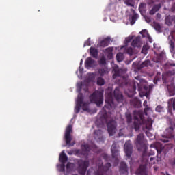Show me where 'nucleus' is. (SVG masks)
Returning a JSON list of instances; mask_svg holds the SVG:
<instances>
[{
  "instance_id": "nucleus-30",
  "label": "nucleus",
  "mask_w": 175,
  "mask_h": 175,
  "mask_svg": "<svg viewBox=\"0 0 175 175\" xmlns=\"http://www.w3.org/2000/svg\"><path fill=\"white\" fill-rule=\"evenodd\" d=\"M164 57H165L164 53H159V55L157 56V59H156V60H154V62L155 63H161L163 62Z\"/></svg>"
},
{
  "instance_id": "nucleus-33",
  "label": "nucleus",
  "mask_w": 175,
  "mask_h": 175,
  "mask_svg": "<svg viewBox=\"0 0 175 175\" xmlns=\"http://www.w3.org/2000/svg\"><path fill=\"white\" fill-rule=\"evenodd\" d=\"M81 107H82V110L83 111H90L88 103L86 102H83V100H82V105L81 106Z\"/></svg>"
},
{
  "instance_id": "nucleus-21",
  "label": "nucleus",
  "mask_w": 175,
  "mask_h": 175,
  "mask_svg": "<svg viewBox=\"0 0 175 175\" xmlns=\"http://www.w3.org/2000/svg\"><path fill=\"white\" fill-rule=\"evenodd\" d=\"M103 131L102 130L98 129L95 130L94 132V138L96 140L103 141V136H102Z\"/></svg>"
},
{
  "instance_id": "nucleus-42",
  "label": "nucleus",
  "mask_w": 175,
  "mask_h": 175,
  "mask_svg": "<svg viewBox=\"0 0 175 175\" xmlns=\"http://www.w3.org/2000/svg\"><path fill=\"white\" fill-rule=\"evenodd\" d=\"M146 8V3H140L139 6V10L140 12H144V9Z\"/></svg>"
},
{
  "instance_id": "nucleus-15",
  "label": "nucleus",
  "mask_w": 175,
  "mask_h": 175,
  "mask_svg": "<svg viewBox=\"0 0 175 175\" xmlns=\"http://www.w3.org/2000/svg\"><path fill=\"white\" fill-rule=\"evenodd\" d=\"M119 172L120 175H128L129 169L125 162L120 163Z\"/></svg>"
},
{
  "instance_id": "nucleus-2",
  "label": "nucleus",
  "mask_w": 175,
  "mask_h": 175,
  "mask_svg": "<svg viewBox=\"0 0 175 175\" xmlns=\"http://www.w3.org/2000/svg\"><path fill=\"white\" fill-rule=\"evenodd\" d=\"M142 124H146V129L148 130L151 129L152 126V123L151 122H150L149 120H147V122H146L143 113H142L139 111H135L133 126L136 132L139 131L140 126H142Z\"/></svg>"
},
{
  "instance_id": "nucleus-40",
  "label": "nucleus",
  "mask_w": 175,
  "mask_h": 175,
  "mask_svg": "<svg viewBox=\"0 0 175 175\" xmlns=\"http://www.w3.org/2000/svg\"><path fill=\"white\" fill-rule=\"evenodd\" d=\"M97 85L100 86L105 85V79H103V78L101 77H98L97 79Z\"/></svg>"
},
{
  "instance_id": "nucleus-9",
  "label": "nucleus",
  "mask_w": 175,
  "mask_h": 175,
  "mask_svg": "<svg viewBox=\"0 0 175 175\" xmlns=\"http://www.w3.org/2000/svg\"><path fill=\"white\" fill-rule=\"evenodd\" d=\"M116 127L117 122L114 120H111L107 123V131L110 137L115 135Z\"/></svg>"
},
{
  "instance_id": "nucleus-50",
  "label": "nucleus",
  "mask_w": 175,
  "mask_h": 175,
  "mask_svg": "<svg viewBox=\"0 0 175 175\" xmlns=\"http://www.w3.org/2000/svg\"><path fill=\"white\" fill-rule=\"evenodd\" d=\"M90 45H91L90 38H89L88 41L85 42V44H83V47H85L86 46H90Z\"/></svg>"
},
{
  "instance_id": "nucleus-35",
  "label": "nucleus",
  "mask_w": 175,
  "mask_h": 175,
  "mask_svg": "<svg viewBox=\"0 0 175 175\" xmlns=\"http://www.w3.org/2000/svg\"><path fill=\"white\" fill-rule=\"evenodd\" d=\"M149 49H150V46L148 44L144 45L142 49V53L144 55H147Z\"/></svg>"
},
{
  "instance_id": "nucleus-1",
  "label": "nucleus",
  "mask_w": 175,
  "mask_h": 175,
  "mask_svg": "<svg viewBox=\"0 0 175 175\" xmlns=\"http://www.w3.org/2000/svg\"><path fill=\"white\" fill-rule=\"evenodd\" d=\"M135 144L139 151H143L142 164L137 170L136 175H148L147 165L149 163L148 157H146V150L148 148L146 142L144 139V134L139 133L135 140Z\"/></svg>"
},
{
  "instance_id": "nucleus-16",
  "label": "nucleus",
  "mask_w": 175,
  "mask_h": 175,
  "mask_svg": "<svg viewBox=\"0 0 175 175\" xmlns=\"http://www.w3.org/2000/svg\"><path fill=\"white\" fill-rule=\"evenodd\" d=\"M111 151L112 154V157L117 159L118 154H119V150L117 148V144L113 143L111 147Z\"/></svg>"
},
{
  "instance_id": "nucleus-39",
  "label": "nucleus",
  "mask_w": 175,
  "mask_h": 175,
  "mask_svg": "<svg viewBox=\"0 0 175 175\" xmlns=\"http://www.w3.org/2000/svg\"><path fill=\"white\" fill-rule=\"evenodd\" d=\"M98 64L100 66H105L107 64V59L105 58V57H102L98 61Z\"/></svg>"
},
{
  "instance_id": "nucleus-23",
  "label": "nucleus",
  "mask_w": 175,
  "mask_h": 175,
  "mask_svg": "<svg viewBox=\"0 0 175 175\" xmlns=\"http://www.w3.org/2000/svg\"><path fill=\"white\" fill-rule=\"evenodd\" d=\"M113 48L112 47L106 48V49L104 51V53L107 55V59H113Z\"/></svg>"
},
{
  "instance_id": "nucleus-24",
  "label": "nucleus",
  "mask_w": 175,
  "mask_h": 175,
  "mask_svg": "<svg viewBox=\"0 0 175 175\" xmlns=\"http://www.w3.org/2000/svg\"><path fill=\"white\" fill-rule=\"evenodd\" d=\"M133 47H140L142 46V42L140 41V37L137 36L135 39H134L131 44Z\"/></svg>"
},
{
  "instance_id": "nucleus-53",
  "label": "nucleus",
  "mask_w": 175,
  "mask_h": 175,
  "mask_svg": "<svg viewBox=\"0 0 175 175\" xmlns=\"http://www.w3.org/2000/svg\"><path fill=\"white\" fill-rule=\"evenodd\" d=\"M171 102H172V107H173V109H174V110H175V98H172L171 99Z\"/></svg>"
},
{
  "instance_id": "nucleus-18",
  "label": "nucleus",
  "mask_w": 175,
  "mask_h": 175,
  "mask_svg": "<svg viewBox=\"0 0 175 175\" xmlns=\"http://www.w3.org/2000/svg\"><path fill=\"white\" fill-rule=\"evenodd\" d=\"M85 66L87 69L94 68L95 66V60L90 57H88L85 62Z\"/></svg>"
},
{
  "instance_id": "nucleus-17",
  "label": "nucleus",
  "mask_w": 175,
  "mask_h": 175,
  "mask_svg": "<svg viewBox=\"0 0 175 175\" xmlns=\"http://www.w3.org/2000/svg\"><path fill=\"white\" fill-rule=\"evenodd\" d=\"M174 126L173 124H171L170 127L167 128L165 130V135H167V138L170 139L172 138L174 135Z\"/></svg>"
},
{
  "instance_id": "nucleus-63",
  "label": "nucleus",
  "mask_w": 175,
  "mask_h": 175,
  "mask_svg": "<svg viewBox=\"0 0 175 175\" xmlns=\"http://www.w3.org/2000/svg\"><path fill=\"white\" fill-rule=\"evenodd\" d=\"M83 64V60H81L80 61V64Z\"/></svg>"
},
{
  "instance_id": "nucleus-44",
  "label": "nucleus",
  "mask_w": 175,
  "mask_h": 175,
  "mask_svg": "<svg viewBox=\"0 0 175 175\" xmlns=\"http://www.w3.org/2000/svg\"><path fill=\"white\" fill-rule=\"evenodd\" d=\"M135 107H137V108L141 107L142 101H140L139 100L136 99L135 100Z\"/></svg>"
},
{
  "instance_id": "nucleus-10",
  "label": "nucleus",
  "mask_w": 175,
  "mask_h": 175,
  "mask_svg": "<svg viewBox=\"0 0 175 175\" xmlns=\"http://www.w3.org/2000/svg\"><path fill=\"white\" fill-rule=\"evenodd\" d=\"M83 100H84L83 95L82 93L79 92L77 95V98L76 100V105L75 107V113H79L82 104H83Z\"/></svg>"
},
{
  "instance_id": "nucleus-12",
  "label": "nucleus",
  "mask_w": 175,
  "mask_h": 175,
  "mask_svg": "<svg viewBox=\"0 0 175 175\" xmlns=\"http://www.w3.org/2000/svg\"><path fill=\"white\" fill-rule=\"evenodd\" d=\"M136 80L138 81V82H136L135 81H132L131 83V85L133 88V90L135 91L136 88H137L138 92H142V78L139 76H137L135 77Z\"/></svg>"
},
{
  "instance_id": "nucleus-8",
  "label": "nucleus",
  "mask_w": 175,
  "mask_h": 175,
  "mask_svg": "<svg viewBox=\"0 0 175 175\" xmlns=\"http://www.w3.org/2000/svg\"><path fill=\"white\" fill-rule=\"evenodd\" d=\"M72 133V124H69L66 128L65 135H64L66 144H67V146H69V147H73V146H75V142L71 143V142L72 141V136L71 135Z\"/></svg>"
},
{
  "instance_id": "nucleus-52",
  "label": "nucleus",
  "mask_w": 175,
  "mask_h": 175,
  "mask_svg": "<svg viewBox=\"0 0 175 175\" xmlns=\"http://www.w3.org/2000/svg\"><path fill=\"white\" fill-rule=\"evenodd\" d=\"M103 156V159L106 161H109V156L107 155V154H103L102 155Z\"/></svg>"
},
{
  "instance_id": "nucleus-25",
  "label": "nucleus",
  "mask_w": 175,
  "mask_h": 175,
  "mask_svg": "<svg viewBox=\"0 0 175 175\" xmlns=\"http://www.w3.org/2000/svg\"><path fill=\"white\" fill-rule=\"evenodd\" d=\"M90 55L93 58L97 59L98 51V49H96V48H94V46H91V48L90 49Z\"/></svg>"
},
{
  "instance_id": "nucleus-34",
  "label": "nucleus",
  "mask_w": 175,
  "mask_h": 175,
  "mask_svg": "<svg viewBox=\"0 0 175 175\" xmlns=\"http://www.w3.org/2000/svg\"><path fill=\"white\" fill-rule=\"evenodd\" d=\"M153 28L155 29V31H157L159 32L161 31V27L158 23H153Z\"/></svg>"
},
{
  "instance_id": "nucleus-7",
  "label": "nucleus",
  "mask_w": 175,
  "mask_h": 175,
  "mask_svg": "<svg viewBox=\"0 0 175 175\" xmlns=\"http://www.w3.org/2000/svg\"><path fill=\"white\" fill-rule=\"evenodd\" d=\"M77 171L80 175H85L87 170L89 167L90 162L82 159L77 160Z\"/></svg>"
},
{
  "instance_id": "nucleus-28",
  "label": "nucleus",
  "mask_w": 175,
  "mask_h": 175,
  "mask_svg": "<svg viewBox=\"0 0 175 175\" xmlns=\"http://www.w3.org/2000/svg\"><path fill=\"white\" fill-rule=\"evenodd\" d=\"M68 156L66 155V154L63 151L62 152V153L59 155V161L62 163H65L68 161Z\"/></svg>"
},
{
  "instance_id": "nucleus-27",
  "label": "nucleus",
  "mask_w": 175,
  "mask_h": 175,
  "mask_svg": "<svg viewBox=\"0 0 175 175\" xmlns=\"http://www.w3.org/2000/svg\"><path fill=\"white\" fill-rule=\"evenodd\" d=\"M161 161V159L160 157H158V156H157V158H154V157L150 158L149 164L152 165L157 163H160Z\"/></svg>"
},
{
  "instance_id": "nucleus-57",
  "label": "nucleus",
  "mask_w": 175,
  "mask_h": 175,
  "mask_svg": "<svg viewBox=\"0 0 175 175\" xmlns=\"http://www.w3.org/2000/svg\"><path fill=\"white\" fill-rule=\"evenodd\" d=\"M146 21L147 23H150V22H151L150 18H149V17L146 18Z\"/></svg>"
},
{
  "instance_id": "nucleus-56",
  "label": "nucleus",
  "mask_w": 175,
  "mask_h": 175,
  "mask_svg": "<svg viewBox=\"0 0 175 175\" xmlns=\"http://www.w3.org/2000/svg\"><path fill=\"white\" fill-rule=\"evenodd\" d=\"M143 88H144V90L146 92H148V90H149L148 86H144Z\"/></svg>"
},
{
  "instance_id": "nucleus-58",
  "label": "nucleus",
  "mask_w": 175,
  "mask_h": 175,
  "mask_svg": "<svg viewBox=\"0 0 175 175\" xmlns=\"http://www.w3.org/2000/svg\"><path fill=\"white\" fill-rule=\"evenodd\" d=\"M156 16H157V18H161V14L160 13H157V14H156Z\"/></svg>"
},
{
  "instance_id": "nucleus-3",
  "label": "nucleus",
  "mask_w": 175,
  "mask_h": 175,
  "mask_svg": "<svg viewBox=\"0 0 175 175\" xmlns=\"http://www.w3.org/2000/svg\"><path fill=\"white\" fill-rule=\"evenodd\" d=\"M105 103L107 104L102 109L101 118H104L105 122H107L108 114L105 109H112L114 105L113 93L111 92L105 93Z\"/></svg>"
},
{
  "instance_id": "nucleus-60",
  "label": "nucleus",
  "mask_w": 175,
  "mask_h": 175,
  "mask_svg": "<svg viewBox=\"0 0 175 175\" xmlns=\"http://www.w3.org/2000/svg\"><path fill=\"white\" fill-rule=\"evenodd\" d=\"M170 66H175V63H171V64H170Z\"/></svg>"
},
{
  "instance_id": "nucleus-6",
  "label": "nucleus",
  "mask_w": 175,
  "mask_h": 175,
  "mask_svg": "<svg viewBox=\"0 0 175 175\" xmlns=\"http://www.w3.org/2000/svg\"><path fill=\"white\" fill-rule=\"evenodd\" d=\"M90 100L92 103L96 104L98 107L103 105V92L98 90L94 91L90 96Z\"/></svg>"
},
{
  "instance_id": "nucleus-22",
  "label": "nucleus",
  "mask_w": 175,
  "mask_h": 175,
  "mask_svg": "<svg viewBox=\"0 0 175 175\" xmlns=\"http://www.w3.org/2000/svg\"><path fill=\"white\" fill-rule=\"evenodd\" d=\"M173 23L175 24V16H167L165 18V24L170 27Z\"/></svg>"
},
{
  "instance_id": "nucleus-62",
  "label": "nucleus",
  "mask_w": 175,
  "mask_h": 175,
  "mask_svg": "<svg viewBox=\"0 0 175 175\" xmlns=\"http://www.w3.org/2000/svg\"><path fill=\"white\" fill-rule=\"evenodd\" d=\"M87 175H91V174H90V170H88V171Z\"/></svg>"
},
{
  "instance_id": "nucleus-11",
  "label": "nucleus",
  "mask_w": 175,
  "mask_h": 175,
  "mask_svg": "<svg viewBox=\"0 0 175 175\" xmlns=\"http://www.w3.org/2000/svg\"><path fill=\"white\" fill-rule=\"evenodd\" d=\"M170 50L173 54H175V32L171 33L168 37Z\"/></svg>"
},
{
  "instance_id": "nucleus-54",
  "label": "nucleus",
  "mask_w": 175,
  "mask_h": 175,
  "mask_svg": "<svg viewBox=\"0 0 175 175\" xmlns=\"http://www.w3.org/2000/svg\"><path fill=\"white\" fill-rule=\"evenodd\" d=\"M161 141L163 143H168L169 142V140L167 139H164V138L161 139Z\"/></svg>"
},
{
  "instance_id": "nucleus-20",
  "label": "nucleus",
  "mask_w": 175,
  "mask_h": 175,
  "mask_svg": "<svg viewBox=\"0 0 175 175\" xmlns=\"http://www.w3.org/2000/svg\"><path fill=\"white\" fill-rule=\"evenodd\" d=\"M150 148H153V149H151L150 152H148L149 156L154 155L155 153V151H157V154H161L162 152V150L158 149V148L157 147V146L154 144H152L150 146Z\"/></svg>"
},
{
  "instance_id": "nucleus-64",
  "label": "nucleus",
  "mask_w": 175,
  "mask_h": 175,
  "mask_svg": "<svg viewBox=\"0 0 175 175\" xmlns=\"http://www.w3.org/2000/svg\"><path fill=\"white\" fill-rule=\"evenodd\" d=\"M174 164L175 165V158H174Z\"/></svg>"
},
{
  "instance_id": "nucleus-41",
  "label": "nucleus",
  "mask_w": 175,
  "mask_h": 175,
  "mask_svg": "<svg viewBox=\"0 0 175 175\" xmlns=\"http://www.w3.org/2000/svg\"><path fill=\"white\" fill-rule=\"evenodd\" d=\"M155 111L159 113H161L164 111L163 107H161V105H157L155 108Z\"/></svg>"
},
{
  "instance_id": "nucleus-26",
  "label": "nucleus",
  "mask_w": 175,
  "mask_h": 175,
  "mask_svg": "<svg viewBox=\"0 0 175 175\" xmlns=\"http://www.w3.org/2000/svg\"><path fill=\"white\" fill-rule=\"evenodd\" d=\"M161 8V4L155 5L152 7V10L149 12L150 15H154Z\"/></svg>"
},
{
  "instance_id": "nucleus-49",
  "label": "nucleus",
  "mask_w": 175,
  "mask_h": 175,
  "mask_svg": "<svg viewBox=\"0 0 175 175\" xmlns=\"http://www.w3.org/2000/svg\"><path fill=\"white\" fill-rule=\"evenodd\" d=\"M126 118H127V122L128 123H131V121H132V117H131V115H127L126 116Z\"/></svg>"
},
{
  "instance_id": "nucleus-47",
  "label": "nucleus",
  "mask_w": 175,
  "mask_h": 175,
  "mask_svg": "<svg viewBox=\"0 0 175 175\" xmlns=\"http://www.w3.org/2000/svg\"><path fill=\"white\" fill-rule=\"evenodd\" d=\"M73 165V164H72V163H67L66 165V168L67 170H71L72 166Z\"/></svg>"
},
{
  "instance_id": "nucleus-51",
  "label": "nucleus",
  "mask_w": 175,
  "mask_h": 175,
  "mask_svg": "<svg viewBox=\"0 0 175 175\" xmlns=\"http://www.w3.org/2000/svg\"><path fill=\"white\" fill-rule=\"evenodd\" d=\"M60 169L62 172H65V163H62L60 165Z\"/></svg>"
},
{
  "instance_id": "nucleus-43",
  "label": "nucleus",
  "mask_w": 175,
  "mask_h": 175,
  "mask_svg": "<svg viewBox=\"0 0 175 175\" xmlns=\"http://www.w3.org/2000/svg\"><path fill=\"white\" fill-rule=\"evenodd\" d=\"M125 3L128 6H131V7L134 6L133 0H126Z\"/></svg>"
},
{
  "instance_id": "nucleus-29",
  "label": "nucleus",
  "mask_w": 175,
  "mask_h": 175,
  "mask_svg": "<svg viewBox=\"0 0 175 175\" xmlns=\"http://www.w3.org/2000/svg\"><path fill=\"white\" fill-rule=\"evenodd\" d=\"M131 12L133 15L131 16V25H133L135 23L136 20L139 18V15L135 12V10H131Z\"/></svg>"
},
{
  "instance_id": "nucleus-38",
  "label": "nucleus",
  "mask_w": 175,
  "mask_h": 175,
  "mask_svg": "<svg viewBox=\"0 0 175 175\" xmlns=\"http://www.w3.org/2000/svg\"><path fill=\"white\" fill-rule=\"evenodd\" d=\"M121 69H118L114 70V74L113 75V78L116 79L117 77L121 76Z\"/></svg>"
},
{
  "instance_id": "nucleus-32",
  "label": "nucleus",
  "mask_w": 175,
  "mask_h": 175,
  "mask_svg": "<svg viewBox=\"0 0 175 175\" xmlns=\"http://www.w3.org/2000/svg\"><path fill=\"white\" fill-rule=\"evenodd\" d=\"M98 72L101 77H103L109 73V70L107 68H100L98 70Z\"/></svg>"
},
{
  "instance_id": "nucleus-4",
  "label": "nucleus",
  "mask_w": 175,
  "mask_h": 175,
  "mask_svg": "<svg viewBox=\"0 0 175 175\" xmlns=\"http://www.w3.org/2000/svg\"><path fill=\"white\" fill-rule=\"evenodd\" d=\"M111 167V163H107L105 165H103V162H102L100 160H98L96 162L94 175H109V169Z\"/></svg>"
},
{
  "instance_id": "nucleus-13",
  "label": "nucleus",
  "mask_w": 175,
  "mask_h": 175,
  "mask_svg": "<svg viewBox=\"0 0 175 175\" xmlns=\"http://www.w3.org/2000/svg\"><path fill=\"white\" fill-rule=\"evenodd\" d=\"M113 96L118 103L123 102L124 96L119 88H116V89L113 90Z\"/></svg>"
},
{
  "instance_id": "nucleus-31",
  "label": "nucleus",
  "mask_w": 175,
  "mask_h": 175,
  "mask_svg": "<svg viewBox=\"0 0 175 175\" xmlns=\"http://www.w3.org/2000/svg\"><path fill=\"white\" fill-rule=\"evenodd\" d=\"M116 59L118 62H122L124 60V54L121 52H119L116 55Z\"/></svg>"
},
{
  "instance_id": "nucleus-46",
  "label": "nucleus",
  "mask_w": 175,
  "mask_h": 175,
  "mask_svg": "<svg viewBox=\"0 0 175 175\" xmlns=\"http://www.w3.org/2000/svg\"><path fill=\"white\" fill-rule=\"evenodd\" d=\"M83 87V83L80 82L77 84V88L79 90V92H81Z\"/></svg>"
},
{
  "instance_id": "nucleus-59",
  "label": "nucleus",
  "mask_w": 175,
  "mask_h": 175,
  "mask_svg": "<svg viewBox=\"0 0 175 175\" xmlns=\"http://www.w3.org/2000/svg\"><path fill=\"white\" fill-rule=\"evenodd\" d=\"M147 32V30H142L140 33H146Z\"/></svg>"
},
{
  "instance_id": "nucleus-14",
  "label": "nucleus",
  "mask_w": 175,
  "mask_h": 175,
  "mask_svg": "<svg viewBox=\"0 0 175 175\" xmlns=\"http://www.w3.org/2000/svg\"><path fill=\"white\" fill-rule=\"evenodd\" d=\"M124 150L126 157L130 159L133 153V146L129 142H126L124 145Z\"/></svg>"
},
{
  "instance_id": "nucleus-5",
  "label": "nucleus",
  "mask_w": 175,
  "mask_h": 175,
  "mask_svg": "<svg viewBox=\"0 0 175 175\" xmlns=\"http://www.w3.org/2000/svg\"><path fill=\"white\" fill-rule=\"evenodd\" d=\"M81 150L75 149L72 152H68V154L69 155H72L73 154L80 158L88 157L90 150V146L88 144H82V146H81Z\"/></svg>"
},
{
  "instance_id": "nucleus-37",
  "label": "nucleus",
  "mask_w": 175,
  "mask_h": 175,
  "mask_svg": "<svg viewBox=\"0 0 175 175\" xmlns=\"http://www.w3.org/2000/svg\"><path fill=\"white\" fill-rule=\"evenodd\" d=\"M151 65V62L150 60H146L140 65V68H145L150 66Z\"/></svg>"
},
{
  "instance_id": "nucleus-19",
  "label": "nucleus",
  "mask_w": 175,
  "mask_h": 175,
  "mask_svg": "<svg viewBox=\"0 0 175 175\" xmlns=\"http://www.w3.org/2000/svg\"><path fill=\"white\" fill-rule=\"evenodd\" d=\"M111 42V38L107 37L106 38H104L103 40L98 42V45L100 47H107L110 44Z\"/></svg>"
},
{
  "instance_id": "nucleus-45",
  "label": "nucleus",
  "mask_w": 175,
  "mask_h": 175,
  "mask_svg": "<svg viewBox=\"0 0 175 175\" xmlns=\"http://www.w3.org/2000/svg\"><path fill=\"white\" fill-rule=\"evenodd\" d=\"M126 52L129 55H132L133 54V49L131 46L126 49Z\"/></svg>"
},
{
  "instance_id": "nucleus-61",
  "label": "nucleus",
  "mask_w": 175,
  "mask_h": 175,
  "mask_svg": "<svg viewBox=\"0 0 175 175\" xmlns=\"http://www.w3.org/2000/svg\"><path fill=\"white\" fill-rule=\"evenodd\" d=\"M153 82H154V84H157L158 80H154Z\"/></svg>"
},
{
  "instance_id": "nucleus-55",
  "label": "nucleus",
  "mask_w": 175,
  "mask_h": 175,
  "mask_svg": "<svg viewBox=\"0 0 175 175\" xmlns=\"http://www.w3.org/2000/svg\"><path fill=\"white\" fill-rule=\"evenodd\" d=\"M171 10H172V12H174V11H175V2H174V3L172 5V8H171Z\"/></svg>"
},
{
  "instance_id": "nucleus-48",
  "label": "nucleus",
  "mask_w": 175,
  "mask_h": 175,
  "mask_svg": "<svg viewBox=\"0 0 175 175\" xmlns=\"http://www.w3.org/2000/svg\"><path fill=\"white\" fill-rule=\"evenodd\" d=\"M132 40H133V37H130V36H129V38H126V40H125V42H126V45L127 44L130 43Z\"/></svg>"
},
{
  "instance_id": "nucleus-36",
  "label": "nucleus",
  "mask_w": 175,
  "mask_h": 175,
  "mask_svg": "<svg viewBox=\"0 0 175 175\" xmlns=\"http://www.w3.org/2000/svg\"><path fill=\"white\" fill-rule=\"evenodd\" d=\"M143 106H144V112L146 115H147V111L148 110H150V107H148V100H145L144 103H143Z\"/></svg>"
}]
</instances>
